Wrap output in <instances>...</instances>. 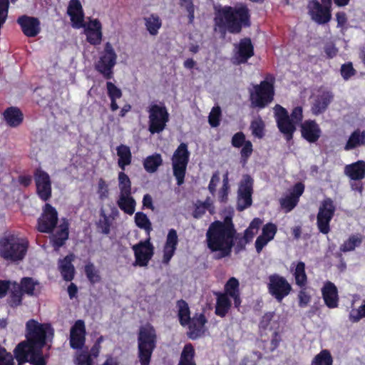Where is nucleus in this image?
I'll return each mask as SVG.
<instances>
[{
	"mask_svg": "<svg viewBox=\"0 0 365 365\" xmlns=\"http://www.w3.org/2000/svg\"><path fill=\"white\" fill-rule=\"evenodd\" d=\"M78 365H93V360L87 351H82L76 359Z\"/></svg>",
	"mask_w": 365,
	"mask_h": 365,
	"instance_id": "64",
	"label": "nucleus"
},
{
	"mask_svg": "<svg viewBox=\"0 0 365 365\" xmlns=\"http://www.w3.org/2000/svg\"><path fill=\"white\" fill-rule=\"evenodd\" d=\"M268 284L269 293L274 297L278 302L287 296L292 290V287L287 280L278 274L271 275Z\"/></svg>",
	"mask_w": 365,
	"mask_h": 365,
	"instance_id": "16",
	"label": "nucleus"
},
{
	"mask_svg": "<svg viewBox=\"0 0 365 365\" xmlns=\"http://www.w3.org/2000/svg\"><path fill=\"white\" fill-rule=\"evenodd\" d=\"M75 256L73 254L66 256L58 260V269L63 279L66 281H71L74 277L75 268L72 264Z\"/></svg>",
	"mask_w": 365,
	"mask_h": 365,
	"instance_id": "30",
	"label": "nucleus"
},
{
	"mask_svg": "<svg viewBox=\"0 0 365 365\" xmlns=\"http://www.w3.org/2000/svg\"><path fill=\"white\" fill-rule=\"evenodd\" d=\"M365 145V130H355L344 145L345 150H351Z\"/></svg>",
	"mask_w": 365,
	"mask_h": 365,
	"instance_id": "37",
	"label": "nucleus"
},
{
	"mask_svg": "<svg viewBox=\"0 0 365 365\" xmlns=\"http://www.w3.org/2000/svg\"><path fill=\"white\" fill-rule=\"evenodd\" d=\"M19 286L24 294L30 297L37 296L39 293V282L32 277H23Z\"/></svg>",
	"mask_w": 365,
	"mask_h": 365,
	"instance_id": "33",
	"label": "nucleus"
},
{
	"mask_svg": "<svg viewBox=\"0 0 365 365\" xmlns=\"http://www.w3.org/2000/svg\"><path fill=\"white\" fill-rule=\"evenodd\" d=\"M177 307L178 308V316L180 324L182 326L187 325L192 319L190 316V309L187 303L185 301L180 299L178 301Z\"/></svg>",
	"mask_w": 365,
	"mask_h": 365,
	"instance_id": "44",
	"label": "nucleus"
},
{
	"mask_svg": "<svg viewBox=\"0 0 365 365\" xmlns=\"http://www.w3.org/2000/svg\"><path fill=\"white\" fill-rule=\"evenodd\" d=\"M215 31L225 37L228 31L239 34L243 26H250L249 9L245 6H225L220 9L214 19Z\"/></svg>",
	"mask_w": 365,
	"mask_h": 365,
	"instance_id": "3",
	"label": "nucleus"
},
{
	"mask_svg": "<svg viewBox=\"0 0 365 365\" xmlns=\"http://www.w3.org/2000/svg\"><path fill=\"white\" fill-rule=\"evenodd\" d=\"M100 217L98 222L96 223L98 230L104 235H108L110 232L112 222L105 211L101 209L100 211Z\"/></svg>",
	"mask_w": 365,
	"mask_h": 365,
	"instance_id": "48",
	"label": "nucleus"
},
{
	"mask_svg": "<svg viewBox=\"0 0 365 365\" xmlns=\"http://www.w3.org/2000/svg\"><path fill=\"white\" fill-rule=\"evenodd\" d=\"M86 328L83 320H78L71 328L70 345L74 349H82L85 344Z\"/></svg>",
	"mask_w": 365,
	"mask_h": 365,
	"instance_id": "22",
	"label": "nucleus"
},
{
	"mask_svg": "<svg viewBox=\"0 0 365 365\" xmlns=\"http://www.w3.org/2000/svg\"><path fill=\"white\" fill-rule=\"evenodd\" d=\"M220 107L218 106L213 107L208 116V121L210 125L213 128L217 127L220 125Z\"/></svg>",
	"mask_w": 365,
	"mask_h": 365,
	"instance_id": "52",
	"label": "nucleus"
},
{
	"mask_svg": "<svg viewBox=\"0 0 365 365\" xmlns=\"http://www.w3.org/2000/svg\"><path fill=\"white\" fill-rule=\"evenodd\" d=\"M253 179L248 175L243 176L237 190V210H244L252 205Z\"/></svg>",
	"mask_w": 365,
	"mask_h": 365,
	"instance_id": "13",
	"label": "nucleus"
},
{
	"mask_svg": "<svg viewBox=\"0 0 365 365\" xmlns=\"http://www.w3.org/2000/svg\"><path fill=\"white\" fill-rule=\"evenodd\" d=\"M9 296L7 299V303L11 308H16L22 304L23 297L24 295L19 283L13 282L10 288Z\"/></svg>",
	"mask_w": 365,
	"mask_h": 365,
	"instance_id": "36",
	"label": "nucleus"
},
{
	"mask_svg": "<svg viewBox=\"0 0 365 365\" xmlns=\"http://www.w3.org/2000/svg\"><path fill=\"white\" fill-rule=\"evenodd\" d=\"M217 302L215 307V314L220 317H224L227 314L231 307V301L227 294L220 293L217 294Z\"/></svg>",
	"mask_w": 365,
	"mask_h": 365,
	"instance_id": "38",
	"label": "nucleus"
},
{
	"mask_svg": "<svg viewBox=\"0 0 365 365\" xmlns=\"http://www.w3.org/2000/svg\"><path fill=\"white\" fill-rule=\"evenodd\" d=\"M180 5L185 7L188 13L189 23L192 24L195 18V6L192 0H180Z\"/></svg>",
	"mask_w": 365,
	"mask_h": 365,
	"instance_id": "56",
	"label": "nucleus"
},
{
	"mask_svg": "<svg viewBox=\"0 0 365 365\" xmlns=\"http://www.w3.org/2000/svg\"><path fill=\"white\" fill-rule=\"evenodd\" d=\"M107 94L109 98H120L122 91L110 81L106 83Z\"/></svg>",
	"mask_w": 365,
	"mask_h": 365,
	"instance_id": "53",
	"label": "nucleus"
},
{
	"mask_svg": "<svg viewBox=\"0 0 365 365\" xmlns=\"http://www.w3.org/2000/svg\"><path fill=\"white\" fill-rule=\"evenodd\" d=\"M246 141L245 134L242 132H238L232 136V145L235 148H240Z\"/></svg>",
	"mask_w": 365,
	"mask_h": 365,
	"instance_id": "63",
	"label": "nucleus"
},
{
	"mask_svg": "<svg viewBox=\"0 0 365 365\" xmlns=\"http://www.w3.org/2000/svg\"><path fill=\"white\" fill-rule=\"evenodd\" d=\"M58 212L50 204L46 203L40 217L38 219L37 230L43 233H51L56 226Z\"/></svg>",
	"mask_w": 365,
	"mask_h": 365,
	"instance_id": "15",
	"label": "nucleus"
},
{
	"mask_svg": "<svg viewBox=\"0 0 365 365\" xmlns=\"http://www.w3.org/2000/svg\"><path fill=\"white\" fill-rule=\"evenodd\" d=\"M253 151L252 144L251 141L247 140L246 143L242 145V148L240 151L241 160L245 163L247 159L250 157Z\"/></svg>",
	"mask_w": 365,
	"mask_h": 365,
	"instance_id": "58",
	"label": "nucleus"
},
{
	"mask_svg": "<svg viewBox=\"0 0 365 365\" xmlns=\"http://www.w3.org/2000/svg\"><path fill=\"white\" fill-rule=\"evenodd\" d=\"M67 13L71 17L72 26L73 28L80 29L84 26V14L79 0L70 1Z\"/></svg>",
	"mask_w": 365,
	"mask_h": 365,
	"instance_id": "24",
	"label": "nucleus"
},
{
	"mask_svg": "<svg viewBox=\"0 0 365 365\" xmlns=\"http://www.w3.org/2000/svg\"><path fill=\"white\" fill-rule=\"evenodd\" d=\"M236 230L231 217L227 216L224 221L216 220L210 225L206 232V242L210 251L215 252V259L231 255Z\"/></svg>",
	"mask_w": 365,
	"mask_h": 365,
	"instance_id": "2",
	"label": "nucleus"
},
{
	"mask_svg": "<svg viewBox=\"0 0 365 365\" xmlns=\"http://www.w3.org/2000/svg\"><path fill=\"white\" fill-rule=\"evenodd\" d=\"M68 222L63 221L57 227L56 231L50 236V242L54 250L58 252L68 238Z\"/></svg>",
	"mask_w": 365,
	"mask_h": 365,
	"instance_id": "26",
	"label": "nucleus"
},
{
	"mask_svg": "<svg viewBox=\"0 0 365 365\" xmlns=\"http://www.w3.org/2000/svg\"><path fill=\"white\" fill-rule=\"evenodd\" d=\"M264 123L261 117L254 119L250 124L252 134L258 138H262L264 135Z\"/></svg>",
	"mask_w": 365,
	"mask_h": 365,
	"instance_id": "49",
	"label": "nucleus"
},
{
	"mask_svg": "<svg viewBox=\"0 0 365 365\" xmlns=\"http://www.w3.org/2000/svg\"><path fill=\"white\" fill-rule=\"evenodd\" d=\"M336 212V205L332 199L324 198L320 203L317 215V225L322 234H328L330 230V222Z\"/></svg>",
	"mask_w": 365,
	"mask_h": 365,
	"instance_id": "11",
	"label": "nucleus"
},
{
	"mask_svg": "<svg viewBox=\"0 0 365 365\" xmlns=\"http://www.w3.org/2000/svg\"><path fill=\"white\" fill-rule=\"evenodd\" d=\"M189 158L190 152L187 149V145L185 143H180L172 157L173 175L177 180V184L179 186L184 183Z\"/></svg>",
	"mask_w": 365,
	"mask_h": 365,
	"instance_id": "9",
	"label": "nucleus"
},
{
	"mask_svg": "<svg viewBox=\"0 0 365 365\" xmlns=\"http://www.w3.org/2000/svg\"><path fill=\"white\" fill-rule=\"evenodd\" d=\"M334 94L329 91H324L321 92L315 98L311 110L315 115H318L325 112L329 105L333 101Z\"/></svg>",
	"mask_w": 365,
	"mask_h": 365,
	"instance_id": "25",
	"label": "nucleus"
},
{
	"mask_svg": "<svg viewBox=\"0 0 365 365\" xmlns=\"http://www.w3.org/2000/svg\"><path fill=\"white\" fill-rule=\"evenodd\" d=\"M247 243H249V242L244 237H241L240 234L236 232L234 238V246L236 253L244 250Z\"/></svg>",
	"mask_w": 365,
	"mask_h": 365,
	"instance_id": "60",
	"label": "nucleus"
},
{
	"mask_svg": "<svg viewBox=\"0 0 365 365\" xmlns=\"http://www.w3.org/2000/svg\"><path fill=\"white\" fill-rule=\"evenodd\" d=\"M322 293L324 303L329 308L334 309L338 307V292L334 283L326 282L322 289Z\"/></svg>",
	"mask_w": 365,
	"mask_h": 365,
	"instance_id": "28",
	"label": "nucleus"
},
{
	"mask_svg": "<svg viewBox=\"0 0 365 365\" xmlns=\"http://www.w3.org/2000/svg\"><path fill=\"white\" fill-rule=\"evenodd\" d=\"M16 22L27 37H36L41 32V23L36 17L22 15L17 19Z\"/></svg>",
	"mask_w": 365,
	"mask_h": 365,
	"instance_id": "19",
	"label": "nucleus"
},
{
	"mask_svg": "<svg viewBox=\"0 0 365 365\" xmlns=\"http://www.w3.org/2000/svg\"><path fill=\"white\" fill-rule=\"evenodd\" d=\"M290 268L291 271L293 272L296 284L300 288L306 287L307 277L305 272V264L303 262H299L297 264L292 262Z\"/></svg>",
	"mask_w": 365,
	"mask_h": 365,
	"instance_id": "31",
	"label": "nucleus"
},
{
	"mask_svg": "<svg viewBox=\"0 0 365 365\" xmlns=\"http://www.w3.org/2000/svg\"><path fill=\"white\" fill-rule=\"evenodd\" d=\"M302 136L309 143H315L321 135V130L314 120H306L301 124Z\"/></svg>",
	"mask_w": 365,
	"mask_h": 365,
	"instance_id": "27",
	"label": "nucleus"
},
{
	"mask_svg": "<svg viewBox=\"0 0 365 365\" xmlns=\"http://www.w3.org/2000/svg\"><path fill=\"white\" fill-rule=\"evenodd\" d=\"M26 341L19 343L14 349L17 361H29L32 365H46L42 348L46 340L53 335V329L48 324H41L30 319L26 324Z\"/></svg>",
	"mask_w": 365,
	"mask_h": 365,
	"instance_id": "1",
	"label": "nucleus"
},
{
	"mask_svg": "<svg viewBox=\"0 0 365 365\" xmlns=\"http://www.w3.org/2000/svg\"><path fill=\"white\" fill-rule=\"evenodd\" d=\"M362 243V237L359 235H351L341 246L340 251L343 252H351L359 247Z\"/></svg>",
	"mask_w": 365,
	"mask_h": 365,
	"instance_id": "46",
	"label": "nucleus"
},
{
	"mask_svg": "<svg viewBox=\"0 0 365 365\" xmlns=\"http://www.w3.org/2000/svg\"><path fill=\"white\" fill-rule=\"evenodd\" d=\"M85 274L91 284H96L101 281L98 270L92 262H88L84 268Z\"/></svg>",
	"mask_w": 365,
	"mask_h": 365,
	"instance_id": "51",
	"label": "nucleus"
},
{
	"mask_svg": "<svg viewBox=\"0 0 365 365\" xmlns=\"http://www.w3.org/2000/svg\"><path fill=\"white\" fill-rule=\"evenodd\" d=\"M34 180L38 196L43 201H48L51 197V181L49 175L41 169H37L34 173Z\"/></svg>",
	"mask_w": 365,
	"mask_h": 365,
	"instance_id": "17",
	"label": "nucleus"
},
{
	"mask_svg": "<svg viewBox=\"0 0 365 365\" xmlns=\"http://www.w3.org/2000/svg\"><path fill=\"white\" fill-rule=\"evenodd\" d=\"M274 78L271 75H267L265 80L259 84L252 86L249 89L250 106L253 108L262 109L267 107L274 100Z\"/></svg>",
	"mask_w": 365,
	"mask_h": 365,
	"instance_id": "7",
	"label": "nucleus"
},
{
	"mask_svg": "<svg viewBox=\"0 0 365 365\" xmlns=\"http://www.w3.org/2000/svg\"><path fill=\"white\" fill-rule=\"evenodd\" d=\"M344 174L351 181H361L365 178V161L358 160L344 167Z\"/></svg>",
	"mask_w": 365,
	"mask_h": 365,
	"instance_id": "29",
	"label": "nucleus"
},
{
	"mask_svg": "<svg viewBox=\"0 0 365 365\" xmlns=\"http://www.w3.org/2000/svg\"><path fill=\"white\" fill-rule=\"evenodd\" d=\"M84 29V34L86 40L92 45H98L102 40V25L98 19H89V21L84 23L82 27Z\"/></svg>",
	"mask_w": 365,
	"mask_h": 365,
	"instance_id": "21",
	"label": "nucleus"
},
{
	"mask_svg": "<svg viewBox=\"0 0 365 365\" xmlns=\"http://www.w3.org/2000/svg\"><path fill=\"white\" fill-rule=\"evenodd\" d=\"M163 164V159L159 153H155L148 156L143 161L145 170L150 173L156 172Z\"/></svg>",
	"mask_w": 365,
	"mask_h": 365,
	"instance_id": "40",
	"label": "nucleus"
},
{
	"mask_svg": "<svg viewBox=\"0 0 365 365\" xmlns=\"http://www.w3.org/2000/svg\"><path fill=\"white\" fill-rule=\"evenodd\" d=\"M178 242V237L176 230L174 229H170L168 231L165 245L177 247Z\"/></svg>",
	"mask_w": 365,
	"mask_h": 365,
	"instance_id": "61",
	"label": "nucleus"
},
{
	"mask_svg": "<svg viewBox=\"0 0 365 365\" xmlns=\"http://www.w3.org/2000/svg\"><path fill=\"white\" fill-rule=\"evenodd\" d=\"M224 294H227L234 300L235 307H239L241 303L239 290V282L235 277H231L225 286Z\"/></svg>",
	"mask_w": 365,
	"mask_h": 365,
	"instance_id": "34",
	"label": "nucleus"
},
{
	"mask_svg": "<svg viewBox=\"0 0 365 365\" xmlns=\"http://www.w3.org/2000/svg\"><path fill=\"white\" fill-rule=\"evenodd\" d=\"M194 206L195 209L192 212V216L195 219L202 217L205 214L206 210H208L211 215L215 213V206L210 197H207L204 202L197 200Z\"/></svg>",
	"mask_w": 365,
	"mask_h": 365,
	"instance_id": "32",
	"label": "nucleus"
},
{
	"mask_svg": "<svg viewBox=\"0 0 365 365\" xmlns=\"http://www.w3.org/2000/svg\"><path fill=\"white\" fill-rule=\"evenodd\" d=\"M148 130L151 134L163 132L169 121L170 115L163 102L152 101L147 107Z\"/></svg>",
	"mask_w": 365,
	"mask_h": 365,
	"instance_id": "8",
	"label": "nucleus"
},
{
	"mask_svg": "<svg viewBox=\"0 0 365 365\" xmlns=\"http://www.w3.org/2000/svg\"><path fill=\"white\" fill-rule=\"evenodd\" d=\"M156 341V331L151 324H147L140 327L138 336V358L140 365H150Z\"/></svg>",
	"mask_w": 365,
	"mask_h": 365,
	"instance_id": "6",
	"label": "nucleus"
},
{
	"mask_svg": "<svg viewBox=\"0 0 365 365\" xmlns=\"http://www.w3.org/2000/svg\"><path fill=\"white\" fill-rule=\"evenodd\" d=\"M29 248V242L14 235L0 238V256L6 261H22Z\"/></svg>",
	"mask_w": 365,
	"mask_h": 365,
	"instance_id": "5",
	"label": "nucleus"
},
{
	"mask_svg": "<svg viewBox=\"0 0 365 365\" xmlns=\"http://www.w3.org/2000/svg\"><path fill=\"white\" fill-rule=\"evenodd\" d=\"M117 54L110 43L107 42L99 59L95 63V69L104 78L110 80L113 78V68L116 64Z\"/></svg>",
	"mask_w": 365,
	"mask_h": 365,
	"instance_id": "10",
	"label": "nucleus"
},
{
	"mask_svg": "<svg viewBox=\"0 0 365 365\" xmlns=\"http://www.w3.org/2000/svg\"><path fill=\"white\" fill-rule=\"evenodd\" d=\"M117 155L118 156V165L122 169L125 170V166L131 163L132 155L128 146L120 145L117 147Z\"/></svg>",
	"mask_w": 365,
	"mask_h": 365,
	"instance_id": "39",
	"label": "nucleus"
},
{
	"mask_svg": "<svg viewBox=\"0 0 365 365\" xmlns=\"http://www.w3.org/2000/svg\"><path fill=\"white\" fill-rule=\"evenodd\" d=\"M236 51L234 54V63L236 64L245 63L254 55V47L250 38L240 40L235 45Z\"/></svg>",
	"mask_w": 365,
	"mask_h": 365,
	"instance_id": "20",
	"label": "nucleus"
},
{
	"mask_svg": "<svg viewBox=\"0 0 365 365\" xmlns=\"http://www.w3.org/2000/svg\"><path fill=\"white\" fill-rule=\"evenodd\" d=\"M134 252V266L146 267L154 255V247L150 241V238L145 241H140L132 247Z\"/></svg>",
	"mask_w": 365,
	"mask_h": 365,
	"instance_id": "14",
	"label": "nucleus"
},
{
	"mask_svg": "<svg viewBox=\"0 0 365 365\" xmlns=\"http://www.w3.org/2000/svg\"><path fill=\"white\" fill-rule=\"evenodd\" d=\"M304 188V185L302 182H297L290 190L289 195L279 199L280 206L286 213L289 212L297 206Z\"/></svg>",
	"mask_w": 365,
	"mask_h": 365,
	"instance_id": "18",
	"label": "nucleus"
},
{
	"mask_svg": "<svg viewBox=\"0 0 365 365\" xmlns=\"http://www.w3.org/2000/svg\"><path fill=\"white\" fill-rule=\"evenodd\" d=\"M146 29L152 36H155L162 26V21L158 15L151 14L144 19Z\"/></svg>",
	"mask_w": 365,
	"mask_h": 365,
	"instance_id": "43",
	"label": "nucleus"
},
{
	"mask_svg": "<svg viewBox=\"0 0 365 365\" xmlns=\"http://www.w3.org/2000/svg\"><path fill=\"white\" fill-rule=\"evenodd\" d=\"M118 179L120 190L119 196H121V200H123L124 198L123 195H131V181L123 171L118 173Z\"/></svg>",
	"mask_w": 365,
	"mask_h": 365,
	"instance_id": "42",
	"label": "nucleus"
},
{
	"mask_svg": "<svg viewBox=\"0 0 365 365\" xmlns=\"http://www.w3.org/2000/svg\"><path fill=\"white\" fill-rule=\"evenodd\" d=\"M123 199L121 200V196H118L117 205L118 207L128 215H133L135 212V200L132 195H123Z\"/></svg>",
	"mask_w": 365,
	"mask_h": 365,
	"instance_id": "41",
	"label": "nucleus"
},
{
	"mask_svg": "<svg viewBox=\"0 0 365 365\" xmlns=\"http://www.w3.org/2000/svg\"><path fill=\"white\" fill-rule=\"evenodd\" d=\"M135 222L138 227L144 229L146 231V232L149 235V233L152 230V225L145 214L141 212L135 213Z\"/></svg>",
	"mask_w": 365,
	"mask_h": 365,
	"instance_id": "50",
	"label": "nucleus"
},
{
	"mask_svg": "<svg viewBox=\"0 0 365 365\" xmlns=\"http://www.w3.org/2000/svg\"><path fill=\"white\" fill-rule=\"evenodd\" d=\"M340 71L342 78L345 81L349 80L351 77L354 76L356 73V70L353 68L351 63L343 64L341 67Z\"/></svg>",
	"mask_w": 365,
	"mask_h": 365,
	"instance_id": "55",
	"label": "nucleus"
},
{
	"mask_svg": "<svg viewBox=\"0 0 365 365\" xmlns=\"http://www.w3.org/2000/svg\"><path fill=\"white\" fill-rule=\"evenodd\" d=\"M4 118L6 123L11 127H17L23 121V113L16 107H10L4 112Z\"/></svg>",
	"mask_w": 365,
	"mask_h": 365,
	"instance_id": "35",
	"label": "nucleus"
},
{
	"mask_svg": "<svg viewBox=\"0 0 365 365\" xmlns=\"http://www.w3.org/2000/svg\"><path fill=\"white\" fill-rule=\"evenodd\" d=\"M0 365H14L12 355L0 345Z\"/></svg>",
	"mask_w": 365,
	"mask_h": 365,
	"instance_id": "59",
	"label": "nucleus"
},
{
	"mask_svg": "<svg viewBox=\"0 0 365 365\" xmlns=\"http://www.w3.org/2000/svg\"><path fill=\"white\" fill-rule=\"evenodd\" d=\"M176 250L175 247H170V246H164L163 249V263L165 264H168L171 258L175 254V252Z\"/></svg>",
	"mask_w": 365,
	"mask_h": 365,
	"instance_id": "62",
	"label": "nucleus"
},
{
	"mask_svg": "<svg viewBox=\"0 0 365 365\" xmlns=\"http://www.w3.org/2000/svg\"><path fill=\"white\" fill-rule=\"evenodd\" d=\"M307 10L311 19L317 24H326L331 19V5L320 3L319 0H309Z\"/></svg>",
	"mask_w": 365,
	"mask_h": 365,
	"instance_id": "12",
	"label": "nucleus"
},
{
	"mask_svg": "<svg viewBox=\"0 0 365 365\" xmlns=\"http://www.w3.org/2000/svg\"><path fill=\"white\" fill-rule=\"evenodd\" d=\"M273 110L279 130L283 134L287 141H290L297 129L296 125L302 120V108L301 106L295 107L290 115L287 109L279 104L275 105Z\"/></svg>",
	"mask_w": 365,
	"mask_h": 365,
	"instance_id": "4",
	"label": "nucleus"
},
{
	"mask_svg": "<svg viewBox=\"0 0 365 365\" xmlns=\"http://www.w3.org/2000/svg\"><path fill=\"white\" fill-rule=\"evenodd\" d=\"M206 322L207 319L203 314H195L187 324L189 328L187 336L195 340L203 336L206 331L205 327Z\"/></svg>",
	"mask_w": 365,
	"mask_h": 365,
	"instance_id": "23",
	"label": "nucleus"
},
{
	"mask_svg": "<svg viewBox=\"0 0 365 365\" xmlns=\"http://www.w3.org/2000/svg\"><path fill=\"white\" fill-rule=\"evenodd\" d=\"M333 357L327 349L322 350L312 361L310 365H332Z\"/></svg>",
	"mask_w": 365,
	"mask_h": 365,
	"instance_id": "47",
	"label": "nucleus"
},
{
	"mask_svg": "<svg viewBox=\"0 0 365 365\" xmlns=\"http://www.w3.org/2000/svg\"><path fill=\"white\" fill-rule=\"evenodd\" d=\"M195 349L191 344H186L181 354L178 365H195L194 361Z\"/></svg>",
	"mask_w": 365,
	"mask_h": 365,
	"instance_id": "45",
	"label": "nucleus"
},
{
	"mask_svg": "<svg viewBox=\"0 0 365 365\" xmlns=\"http://www.w3.org/2000/svg\"><path fill=\"white\" fill-rule=\"evenodd\" d=\"M97 193L99 198L102 200L106 199L108 197L109 190L108 184L103 178H100L98 182Z\"/></svg>",
	"mask_w": 365,
	"mask_h": 365,
	"instance_id": "57",
	"label": "nucleus"
},
{
	"mask_svg": "<svg viewBox=\"0 0 365 365\" xmlns=\"http://www.w3.org/2000/svg\"><path fill=\"white\" fill-rule=\"evenodd\" d=\"M277 230V226L274 224L269 222L264 225L261 235L263 237L268 238V240H272L274 239Z\"/></svg>",
	"mask_w": 365,
	"mask_h": 365,
	"instance_id": "54",
	"label": "nucleus"
}]
</instances>
